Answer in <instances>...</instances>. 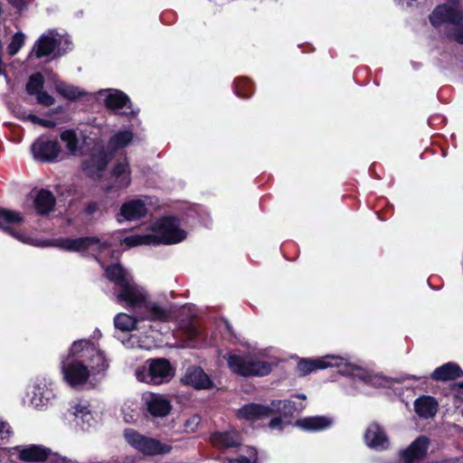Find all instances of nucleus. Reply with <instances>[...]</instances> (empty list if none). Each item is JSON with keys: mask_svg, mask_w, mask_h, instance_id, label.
<instances>
[{"mask_svg": "<svg viewBox=\"0 0 463 463\" xmlns=\"http://www.w3.org/2000/svg\"><path fill=\"white\" fill-rule=\"evenodd\" d=\"M364 440L368 447L376 449H385L389 441L383 429L376 423L371 424L364 434Z\"/></svg>", "mask_w": 463, "mask_h": 463, "instance_id": "obj_19", "label": "nucleus"}, {"mask_svg": "<svg viewBox=\"0 0 463 463\" xmlns=\"http://www.w3.org/2000/svg\"><path fill=\"white\" fill-rule=\"evenodd\" d=\"M182 383L185 385H191L197 390H206L213 386L210 377L202 368L196 366L187 368L182 377Z\"/></svg>", "mask_w": 463, "mask_h": 463, "instance_id": "obj_18", "label": "nucleus"}, {"mask_svg": "<svg viewBox=\"0 0 463 463\" xmlns=\"http://www.w3.org/2000/svg\"><path fill=\"white\" fill-rule=\"evenodd\" d=\"M35 96L41 105L50 107L54 104V99L46 91L41 90Z\"/></svg>", "mask_w": 463, "mask_h": 463, "instance_id": "obj_42", "label": "nucleus"}, {"mask_svg": "<svg viewBox=\"0 0 463 463\" xmlns=\"http://www.w3.org/2000/svg\"><path fill=\"white\" fill-rule=\"evenodd\" d=\"M153 345V342L150 341V343H147V344H145V343H140L138 344V346L140 348H144V349H150Z\"/></svg>", "mask_w": 463, "mask_h": 463, "instance_id": "obj_49", "label": "nucleus"}, {"mask_svg": "<svg viewBox=\"0 0 463 463\" xmlns=\"http://www.w3.org/2000/svg\"><path fill=\"white\" fill-rule=\"evenodd\" d=\"M235 91L241 98H249L252 93V86L249 80L241 79L235 83Z\"/></svg>", "mask_w": 463, "mask_h": 463, "instance_id": "obj_39", "label": "nucleus"}, {"mask_svg": "<svg viewBox=\"0 0 463 463\" xmlns=\"http://www.w3.org/2000/svg\"><path fill=\"white\" fill-rule=\"evenodd\" d=\"M10 5H12L16 9H22L24 6V0H7Z\"/></svg>", "mask_w": 463, "mask_h": 463, "instance_id": "obj_48", "label": "nucleus"}, {"mask_svg": "<svg viewBox=\"0 0 463 463\" xmlns=\"http://www.w3.org/2000/svg\"><path fill=\"white\" fill-rule=\"evenodd\" d=\"M283 420L280 418H274L269 421V428L272 430H282Z\"/></svg>", "mask_w": 463, "mask_h": 463, "instance_id": "obj_46", "label": "nucleus"}, {"mask_svg": "<svg viewBox=\"0 0 463 463\" xmlns=\"http://www.w3.org/2000/svg\"><path fill=\"white\" fill-rule=\"evenodd\" d=\"M332 424V420L326 417H308L297 421V425L310 431H318L327 429Z\"/></svg>", "mask_w": 463, "mask_h": 463, "instance_id": "obj_29", "label": "nucleus"}, {"mask_svg": "<svg viewBox=\"0 0 463 463\" xmlns=\"http://www.w3.org/2000/svg\"><path fill=\"white\" fill-rule=\"evenodd\" d=\"M70 48L71 42L67 36H62L56 31L51 30L43 33L34 43L29 53V58L41 59L51 55L54 52L61 55Z\"/></svg>", "mask_w": 463, "mask_h": 463, "instance_id": "obj_7", "label": "nucleus"}, {"mask_svg": "<svg viewBox=\"0 0 463 463\" xmlns=\"http://www.w3.org/2000/svg\"><path fill=\"white\" fill-rule=\"evenodd\" d=\"M19 458L27 462H43L49 456V450L41 446L31 445L25 448L18 449Z\"/></svg>", "mask_w": 463, "mask_h": 463, "instance_id": "obj_24", "label": "nucleus"}, {"mask_svg": "<svg viewBox=\"0 0 463 463\" xmlns=\"http://www.w3.org/2000/svg\"><path fill=\"white\" fill-rule=\"evenodd\" d=\"M186 232L175 217H163L155 222L145 233L127 236L123 244L128 248L140 245L175 244L186 238Z\"/></svg>", "mask_w": 463, "mask_h": 463, "instance_id": "obj_3", "label": "nucleus"}, {"mask_svg": "<svg viewBox=\"0 0 463 463\" xmlns=\"http://www.w3.org/2000/svg\"><path fill=\"white\" fill-rule=\"evenodd\" d=\"M99 210V204L95 202H91L88 203L86 206V213L89 214H92L96 213Z\"/></svg>", "mask_w": 463, "mask_h": 463, "instance_id": "obj_47", "label": "nucleus"}, {"mask_svg": "<svg viewBox=\"0 0 463 463\" xmlns=\"http://www.w3.org/2000/svg\"><path fill=\"white\" fill-rule=\"evenodd\" d=\"M430 22L437 29L444 27L446 38L463 44V12L457 2L438 5L430 14Z\"/></svg>", "mask_w": 463, "mask_h": 463, "instance_id": "obj_4", "label": "nucleus"}, {"mask_svg": "<svg viewBox=\"0 0 463 463\" xmlns=\"http://www.w3.org/2000/svg\"><path fill=\"white\" fill-rule=\"evenodd\" d=\"M415 411L419 416L430 418L437 412L438 404L434 398L430 396H422L415 401Z\"/></svg>", "mask_w": 463, "mask_h": 463, "instance_id": "obj_30", "label": "nucleus"}, {"mask_svg": "<svg viewBox=\"0 0 463 463\" xmlns=\"http://www.w3.org/2000/svg\"><path fill=\"white\" fill-rule=\"evenodd\" d=\"M348 366L347 358L338 355H325L316 359H301L298 364V370L301 375H307L317 370H323L328 367L340 369Z\"/></svg>", "mask_w": 463, "mask_h": 463, "instance_id": "obj_9", "label": "nucleus"}, {"mask_svg": "<svg viewBox=\"0 0 463 463\" xmlns=\"http://www.w3.org/2000/svg\"><path fill=\"white\" fill-rule=\"evenodd\" d=\"M31 151L36 161L52 162L60 156L61 147L56 140L42 136L33 143Z\"/></svg>", "mask_w": 463, "mask_h": 463, "instance_id": "obj_10", "label": "nucleus"}, {"mask_svg": "<svg viewBox=\"0 0 463 463\" xmlns=\"http://www.w3.org/2000/svg\"><path fill=\"white\" fill-rule=\"evenodd\" d=\"M146 403L147 410L156 417H165L171 411L170 402L162 395L151 394Z\"/></svg>", "mask_w": 463, "mask_h": 463, "instance_id": "obj_25", "label": "nucleus"}, {"mask_svg": "<svg viewBox=\"0 0 463 463\" xmlns=\"http://www.w3.org/2000/svg\"><path fill=\"white\" fill-rule=\"evenodd\" d=\"M457 385H458L459 388H463V379H462V380H460V381H458V382L457 383Z\"/></svg>", "mask_w": 463, "mask_h": 463, "instance_id": "obj_50", "label": "nucleus"}, {"mask_svg": "<svg viewBox=\"0 0 463 463\" xmlns=\"http://www.w3.org/2000/svg\"><path fill=\"white\" fill-rule=\"evenodd\" d=\"M137 320L125 313L117 315L114 318L115 326L121 331H131L137 328Z\"/></svg>", "mask_w": 463, "mask_h": 463, "instance_id": "obj_35", "label": "nucleus"}, {"mask_svg": "<svg viewBox=\"0 0 463 463\" xmlns=\"http://www.w3.org/2000/svg\"><path fill=\"white\" fill-rule=\"evenodd\" d=\"M201 419L198 415H194L190 417L184 422V429L186 432H194L198 425L200 424Z\"/></svg>", "mask_w": 463, "mask_h": 463, "instance_id": "obj_43", "label": "nucleus"}, {"mask_svg": "<svg viewBox=\"0 0 463 463\" xmlns=\"http://www.w3.org/2000/svg\"><path fill=\"white\" fill-rule=\"evenodd\" d=\"M124 438L128 444L134 449L147 456L167 454L172 449L170 445L163 443L158 439L142 435L133 429L125 430Z\"/></svg>", "mask_w": 463, "mask_h": 463, "instance_id": "obj_8", "label": "nucleus"}, {"mask_svg": "<svg viewBox=\"0 0 463 463\" xmlns=\"http://www.w3.org/2000/svg\"><path fill=\"white\" fill-rule=\"evenodd\" d=\"M43 82V76L40 72L31 75L26 83V91L30 95H36L42 90Z\"/></svg>", "mask_w": 463, "mask_h": 463, "instance_id": "obj_37", "label": "nucleus"}, {"mask_svg": "<svg viewBox=\"0 0 463 463\" xmlns=\"http://www.w3.org/2000/svg\"><path fill=\"white\" fill-rule=\"evenodd\" d=\"M26 36L24 33L18 32L15 33L10 43L7 46V52L10 56L15 55L21 48L24 45Z\"/></svg>", "mask_w": 463, "mask_h": 463, "instance_id": "obj_38", "label": "nucleus"}, {"mask_svg": "<svg viewBox=\"0 0 463 463\" xmlns=\"http://www.w3.org/2000/svg\"><path fill=\"white\" fill-rule=\"evenodd\" d=\"M135 375L139 382L158 385L170 382L175 369L165 358L148 359L136 369Z\"/></svg>", "mask_w": 463, "mask_h": 463, "instance_id": "obj_5", "label": "nucleus"}, {"mask_svg": "<svg viewBox=\"0 0 463 463\" xmlns=\"http://www.w3.org/2000/svg\"><path fill=\"white\" fill-rule=\"evenodd\" d=\"M227 364L230 370L241 376H263L271 370L270 364L260 361L252 354H236L228 355Z\"/></svg>", "mask_w": 463, "mask_h": 463, "instance_id": "obj_6", "label": "nucleus"}, {"mask_svg": "<svg viewBox=\"0 0 463 463\" xmlns=\"http://www.w3.org/2000/svg\"><path fill=\"white\" fill-rule=\"evenodd\" d=\"M55 204L53 194L47 190L42 189L34 198V207L39 214H47L52 211Z\"/></svg>", "mask_w": 463, "mask_h": 463, "instance_id": "obj_27", "label": "nucleus"}, {"mask_svg": "<svg viewBox=\"0 0 463 463\" xmlns=\"http://www.w3.org/2000/svg\"><path fill=\"white\" fill-rule=\"evenodd\" d=\"M147 213L146 204L142 199H134L126 202L120 207L118 216L119 222L123 221H137L144 217Z\"/></svg>", "mask_w": 463, "mask_h": 463, "instance_id": "obj_17", "label": "nucleus"}, {"mask_svg": "<svg viewBox=\"0 0 463 463\" xmlns=\"http://www.w3.org/2000/svg\"><path fill=\"white\" fill-rule=\"evenodd\" d=\"M184 333L188 338V342L186 343L185 345L194 347L195 344L194 342L199 335L198 328L194 325H189V326L185 329Z\"/></svg>", "mask_w": 463, "mask_h": 463, "instance_id": "obj_41", "label": "nucleus"}, {"mask_svg": "<svg viewBox=\"0 0 463 463\" xmlns=\"http://www.w3.org/2000/svg\"><path fill=\"white\" fill-rule=\"evenodd\" d=\"M304 405L300 404L299 406H297L295 402L290 400H285V401H273L270 403V410L271 412H278L285 417L292 416L295 411H301L304 409Z\"/></svg>", "mask_w": 463, "mask_h": 463, "instance_id": "obj_32", "label": "nucleus"}, {"mask_svg": "<svg viewBox=\"0 0 463 463\" xmlns=\"http://www.w3.org/2000/svg\"><path fill=\"white\" fill-rule=\"evenodd\" d=\"M211 442L218 448H232L240 444V438L238 433L234 431L216 432L212 435Z\"/></svg>", "mask_w": 463, "mask_h": 463, "instance_id": "obj_31", "label": "nucleus"}, {"mask_svg": "<svg viewBox=\"0 0 463 463\" xmlns=\"http://www.w3.org/2000/svg\"><path fill=\"white\" fill-rule=\"evenodd\" d=\"M61 142L64 144L69 155L80 156L82 153L84 140H81L76 131L67 129L60 135Z\"/></svg>", "mask_w": 463, "mask_h": 463, "instance_id": "obj_23", "label": "nucleus"}, {"mask_svg": "<svg viewBox=\"0 0 463 463\" xmlns=\"http://www.w3.org/2000/svg\"><path fill=\"white\" fill-rule=\"evenodd\" d=\"M2 57H0V75L2 74Z\"/></svg>", "mask_w": 463, "mask_h": 463, "instance_id": "obj_51", "label": "nucleus"}, {"mask_svg": "<svg viewBox=\"0 0 463 463\" xmlns=\"http://www.w3.org/2000/svg\"><path fill=\"white\" fill-rule=\"evenodd\" d=\"M99 96H104L106 107L115 112H119L122 109L120 113L125 115L130 114L135 116L137 114L131 108L128 97L122 91L118 90H101L99 91Z\"/></svg>", "mask_w": 463, "mask_h": 463, "instance_id": "obj_14", "label": "nucleus"}, {"mask_svg": "<svg viewBox=\"0 0 463 463\" xmlns=\"http://www.w3.org/2000/svg\"><path fill=\"white\" fill-rule=\"evenodd\" d=\"M109 364L104 354L88 340L73 342L61 361L64 381L71 387L81 386L90 377L103 373Z\"/></svg>", "mask_w": 463, "mask_h": 463, "instance_id": "obj_2", "label": "nucleus"}, {"mask_svg": "<svg viewBox=\"0 0 463 463\" xmlns=\"http://www.w3.org/2000/svg\"><path fill=\"white\" fill-rule=\"evenodd\" d=\"M105 275L114 284L113 293L117 303L128 309L146 312V318L149 320L167 319V311L152 302L147 291L137 284L131 274L119 264L108 266Z\"/></svg>", "mask_w": 463, "mask_h": 463, "instance_id": "obj_1", "label": "nucleus"}, {"mask_svg": "<svg viewBox=\"0 0 463 463\" xmlns=\"http://www.w3.org/2000/svg\"><path fill=\"white\" fill-rule=\"evenodd\" d=\"M460 374L461 370L457 364L448 363L436 368L431 377L436 381H449L459 377Z\"/></svg>", "mask_w": 463, "mask_h": 463, "instance_id": "obj_28", "label": "nucleus"}, {"mask_svg": "<svg viewBox=\"0 0 463 463\" xmlns=\"http://www.w3.org/2000/svg\"><path fill=\"white\" fill-rule=\"evenodd\" d=\"M248 456H239L234 458L228 459L227 463H257V451L254 448L247 449Z\"/></svg>", "mask_w": 463, "mask_h": 463, "instance_id": "obj_40", "label": "nucleus"}, {"mask_svg": "<svg viewBox=\"0 0 463 463\" xmlns=\"http://www.w3.org/2000/svg\"><path fill=\"white\" fill-rule=\"evenodd\" d=\"M131 171L129 163L126 157L118 160L112 168L111 179L112 186L108 190L127 188L131 183Z\"/></svg>", "mask_w": 463, "mask_h": 463, "instance_id": "obj_16", "label": "nucleus"}, {"mask_svg": "<svg viewBox=\"0 0 463 463\" xmlns=\"http://www.w3.org/2000/svg\"><path fill=\"white\" fill-rule=\"evenodd\" d=\"M59 246L70 251H85L89 250L92 254L104 250L108 245L101 242L96 237H84L78 239H63L59 242Z\"/></svg>", "mask_w": 463, "mask_h": 463, "instance_id": "obj_12", "label": "nucleus"}, {"mask_svg": "<svg viewBox=\"0 0 463 463\" xmlns=\"http://www.w3.org/2000/svg\"><path fill=\"white\" fill-rule=\"evenodd\" d=\"M69 413L75 418L76 423L82 429H88L94 422L93 414L87 402H79L71 406Z\"/></svg>", "mask_w": 463, "mask_h": 463, "instance_id": "obj_21", "label": "nucleus"}, {"mask_svg": "<svg viewBox=\"0 0 463 463\" xmlns=\"http://www.w3.org/2000/svg\"><path fill=\"white\" fill-rule=\"evenodd\" d=\"M29 395H31V404L36 409L45 407L52 397V392L45 385L41 384H34Z\"/></svg>", "mask_w": 463, "mask_h": 463, "instance_id": "obj_26", "label": "nucleus"}, {"mask_svg": "<svg viewBox=\"0 0 463 463\" xmlns=\"http://www.w3.org/2000/svg\"><path fill=\"white\" fill-rule=\"evenodd\" d=\"M22 222L23 216L20 213L0 208V228L23 242L31 243L32 240L28 236L22 232H14L11 228L12 225L19 224Z\"/></svg>", "mask_w": 463, "mask_h": 463, "instance_id": "obj_15", "label": "nucleus"}, {"mask_svg": "<svg viewBox=\"0 0 463 463\" xmlns=\"http://www.w3.org/2000/svg\"><path fill=\"white\" fill-rule=\"evenodd\" d=\"M133 139V133L130 130L118 131L109 139V146L112 149H118L128 145Z\"/></svg>", "mask_w": 463, "mask_h": 463, "instance_id": "obj_34", "label": "nucleus"}, {"mask_svg": "<svg viewBox=\"0 0 463 463\" xmlns=\"http://www.w3.org/2000/svg\"><path fill=\"white\" fill-rule=\"evenodd\" d=\"M348 366H344L340 369V373L352 375L354 378H358L363 382L371 384L375 387H385L390 384V380L382 374L372 373L362 367L351 363L347 359Z\"/></svg>", "mask_w": 463, "mask_h": 463, "instance_id": "obj_13", "label": "nucleus"}, {"mask_svg": "<svg viewBox=\"0 0 463 463\" xmlns=\"http://www.w3.org/2000/svg\"><path fill=\"white\" fill-rule=\"evenodd\" d=\"M11 428L9 424L0 420V439L5 440L10 437Z\"/></svg>", "mask_w": 463, "mask_h": 463, "instance_id": "obj_45", "label": "nucleus"}, {"mask_svg": "<svg viewBox=\"0 0 463 463\" xmlns=\"http://www.w3.org/2000/svg\"><path fill=\"white\" fill-rule=\"evenodd\" d=\"M30 118L33 123L48 128H54L57 125V122L52 119L41 118L37 116H31Z\"/></svg>", "mask_w": 463, "mask_h": 463, "instance_id": "obj_44", "label": "nucleus"}, {"mask_svg": "<svg viewBox=\"0 0 463 463\" xmlns=\"http://www.w3.org/2000/svg\"><path fill=\"white\" fill-rule=\"evenodd\" d=\"M138 403L135 401H127L122 407L123 418L126 422L135 421L138 417Z\"/></svg>", "mask_w": 463, "mask_h": 463, "instance_id": "obj_36", "label": "nucleus"}, {"mask_svg": "<svg viewBox=\"0 0 463 463\" xmlns=\"http://www.w3.org/2000/svg\"><path fill=\"white\" fill-rule=\"evenodd\" d=\"M272 412L270 410V406H263L260 404L250 403L241 407L238 411L237 416L240 419L253 421L267 417Z\"/></svg>", "mask_w": 463, "mask_h": 463, "instance_id": "obj_20", "label": "nucleus"}, {"mask_svg": "<svg viewBox=\"0 0 463 463\" xmlns=\"http://www.w3.org/2000/svg\"><path fill=\"white\" fill-rule=\"evenodd\" d=\"M298 398L302 399V400H305L306 399V396L304 394H300L298 396Z\"/></svg>", "mask_w": 463, "mask_h": 463, "instance_id": "obj_52", "label": "nucleus"}, {"mask_svg": "<svg viewBox=\"0 0 463 463\" xmlns=\"http://www.w3.org/2000/svg\"><path fill=\"white\" fill-rule=\"evenodd\" d=\"M55 90L63 98L71 100L76 99L84 95V92L78 87L69 85L63 81L56 82Z\"/></svg>", "mask_w": 463, "mask_h": 463, "instance_id": "obj_33", "label": "nucleus"}, {"mask_svg": "<svg viewBox=\"0 0 463 463\" xmlns=\"http://www.w3.org/2000/svg\"><path fill=\"white\" fill-rule=\"evenodd\" d=\"M429 439L426 437L418 438L410 448L403 452L406 463H415L420 460L426 454Z\"/></svg>", "mask_w": 463, "mask_h": 463, "instance_id": "obj_22", "label": "nucleus"}, {"mask_svg": "<svg viewBox=\"0 0 463 463\" xmlns=\"http://www.w3.org/2000/svg\"><path fill=\"white\" fill-rule=\"evenodd\" d=\"M109 157L102 145L96 144L90 156L83 163L84 172L91 178H99L105 170Z\"/></svg>", "mask_w": 463, "mask_h": 463, "instance_id": "obj_11", "label": "nucleus"}]
</instances>
